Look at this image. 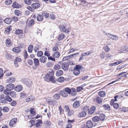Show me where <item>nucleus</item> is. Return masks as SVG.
Masks as SVG:
<instances>
[{
	"label": "nucleus",
	"mask_w": 128,
	"mask_h": 128,
	"mask_svg": "<svg viewBox=\"0 0 128 128\" xmlns=\"http://www.w3.org/2000/svg\"><path fill=\"white\" fill-rule=\"evenodd\" d=\"M82 67L80 65H76L74 67L73 72L74 74L76 75L77 76L80 74V70L82 69Z\"/></svg>",
	"instance_id": "obj_1"
},
{
	"label": "nucleus",
	"mask_w": 128,
	"mask_h": 128,
	"mask_svg": "<svg viewBox=\"0 0 128 128\" xmlns=\"http://www.w3.org/2000/svg\"><path fill=\"white\" fill-rule=\"evenodd\" d=\"M21 81L22 83L28 87L31 86L32 84V81L30 80L27 78L22 79Z\"/></svg>",
	"instance_id": "obj_2"
},
{
	"label": "nucleus",
	"mask_w": 128,
	"mask_h": 128,
	"mask_svg": "<svg viewBox=\"0 0 128 128\" xmlns=\"http://www.w3.org/2000/svg\"><path fill=\"white\" fill-rule=\"evenodd\" d=\"M61 67L64 71L67 70L69 67L68 63L66 62H63L62 64Z\"/></svg>",
	"instance_id": "obj_3"
},
{
	"label": "nucleus",
	"mask_w": 128,
	"mask_h": 128,
	"mask_svg": "<svg viewBox=\"0 0 128 128\" xmlns=\"http://www.w3.org/2000/svg\"><path fill=\"white\" fill-rule=\"evenodd\" d=\"M0 102L2 103H6L7 102L6 96L4 95L0 97Z\"/></svg>",
	"instance_id": "obj_4"
},
{
	"label": "nucleus",
	"mask_w": 128,
	"mask_h": 128,
	"mask_svg": "<svg viewBox=\"0 0 128 128\" xmlns=\"http://www.w3.org/2000/svg\"><path fill=\"white\" fill-rule=\"evenodd\" d=\"M59 94L64 97H66L68 96L67 92L64 90H60L59 91Z\"/></svg>",
	"instance_id": "obj_5"
},
{
	"label": "nucleus",
	"mask_w": 128,
	"mask_h": 128,
	"mask_svg": "<svg viewBox=\"0 0 128 128\" xmlns=\"http://www.w3.org/2000/svg\"><path fill=\"white\" fill-rule=\"evenodd\" d=\"M126 52H128V46H122L120 49V52L124 53Z\"/></svg>",
	"instance_id": "obj_6"
},
{
	"label": "nucleus",
	"mask_w": 128,
	"mask_h": 128,
	"mask_svg": "<svg viewBox=\"0 0 128 128\" xmlns=\"http://www.w3.org/2000/svg\"><path fill=\"white\" fill-rule=\"evenodd\" d=\"M14 84L10 83L6 85V88L7 90L10 91L14 89Z\"/></svg>",
	"instance_id": "obj_7"
},
{
	"label": "nucleus",
	"mask_w": 128,
	"mask_h": 128,
	"mask_svg": "<svg viewBox=\"0 0 128 128\" xmlns=\"http://www.w3.org/2000/svg\"><path fill=\"white\" fill-rule=\"evenodd\" d=\"M79 54V53H77L69 55L68 56L64 57L63 58V59L64 60H68V59H70V58H72V57L73 56L76 55V54Z\"/></svg>",
	"instance_id": "obj_8"
},
{
	"label": "nucleus",
	"mask_w": 128,
	"mask_h": 128,
	"mask_svg": "<svg viewBox=\"0 0 128 128\" xmlns=\"http://www.w3.org/2000/svg\"><path fill=\"white\" fill-rule=\"evenodd\" d=\"M40 6V4L38 3H35L31 5L32 8L33 9H36L38 8Z\"/></svg>",
	"instance_id": "obj_9"
},
{
	"label": "nucleus",
	"mask_w": 128,
	"mask_h": 128,
	"mask_svg": "<svg viewBox=\"0 0 128 128\" xmlns=\"http://www.w3.org/2000/svg\"><path fill=\"white\" fill-rule=\"evenodd\" d=\"M22 89V86L21 85H19L16 86L14 88V90L17 92H20Z\"/></svg>",
	"instance_id": "obj_10"
},
{
	"label": "nucleus",
	"mask_w": 128,
	"mask_h": 128,
	"mask_svg": "<svg viewBox=\"0 0 128 128\" xmlns=\"http://www.w3.org/2000/svg\"><path fill=\"white\" fill-rule=\"evenodd\" d=\"M17 120V118H15L12 119L10 122L9 124L10 126H12L16 122Z\"/></svg>",
	"instance_id": "obj_11"
},
{
	"label": "nucleus",
	"mask_w": 128,
	"mask_h": 128,
	"mask_svg": "<svg viewBox=\"0 0 128 128\" xmlns=\"http://www.w3.org/2000/svg\"><path fill=\"white\" fill-rule=\"evenodd\" d=\"M59 28L60 31L62 32H66L68 33L69 31L68 30H66V28L64 26L60 25L59 26Z\"/></svg>",
	"instance_id": "obj_12"
},
{
	"label": "nucleus",
	"mask_w": 128,
	"mask_h": 128,
	"mask_svg": "<svg viewBox=\"0 0 128 128\" xmlns=\"http://www.w3.org/2000/svg\"><path fill=\"white\" fill-rule=\"evenodd\" d=\"M22 61L21 59L18 57L16 58L14 61V63L15 65V66L17 67H18V62H20Z\"/></svg>",
	"instance_id": "obj_13"
},
{
	"label": "nucleus",
	"mask_w": 128,
	"mask_h": 128,
	"mask_svg": "<svg viewBox=\"0 0 128 128\" xmlns=\"http://www.w3.org/2000/svg\"><path fill=\"white\" fill-rule=\"evenodd\" d=\"M60 55V53L58 52H54L52 54V56L55 58H58Z\"/></svg>",
	"instance_id": "obj_14"
},
{
	"label": "nucleus",
	"mask_w": 128,
	"mask_h": 128,
	"mask_svg": "<svg viewBox=\"0 0 128 128\" xmlns=\"http://www.w3.org/2000/svg\"><path fill=\"white\" fill-rule=\"evenodd\" d=\"M96 110V107L94 106H92L89 110L88 111L89 114H93Z\"/></svg>",
	"instance_id": "obj_15"
},
{
	"label": "nucleus",
	"mask_w": 128,
	"mask_h": 128,
	"mask_svg": "<svg viewBox=\"0 0 128 128\" xmlns=\"http://www.w3.org/2000/svg\"><path fill=\"white\" fill-rule=\"evenodd\" d=\"M86 126L88 128H91L93 126L92 122L90 120L88 121L86 123Z\"/></svg>",
	"instance_id": "obj_16"
},
{
	"label": "nucleus",
	"mask_w": 128,
	"mask_h": 128,
	"mask_svg": "<svg viewBox=\"0 0 128 128\" xmlns=\"http://www.w3.org/2000/svg\"><path fill=\"white\" fill-rule=\"evenodd\" d=\"M47 60V58L45 56H42L39 59L40 62L42 63H44Z\"/></svg>",
	"instance_id": "obj_17"
},
{
	"label": "nucleus",
	"mask_w": 128,
	"mask_h": 128,
	"mask_svg": "<svg viewBox=\"0 0 128 128\" xmlns=\"http://www.w3.org/2000/svg\"><path fill=\"white\" fill-rule=\"evenodd\" d=\"M15 80V78L14 77L12 76L7 80V82L10 83H13Z\"/></svg>",
	"instance_id": "obj_18"
},
{
	"label": "nucleus",
	"mask_w": 128,
	"mask_h": 128,
	"mask_svg": "<svg viewBox=\"0 0 128 128\" xmlns=\"http://www.w3.org/2000/svg\"><path fill=\"white\" fill-rule=\"evenodd\" d=\"M4 22L7 24H11L12 21V20H11V18H6L4 20Z\"/></svg>",
	"instance_id": "obj_19"
},
{
	"label": "nucleus",
	"mask_w": 128,
	"mask_h": 128,
	"mask_svg": "<svg viewBox=\"0 0 128 128\" xmlns=\"http://www.w3.org/2000/svg\"><path fill=\"white\" fill-rule=\"evenodd\" d=\"M80 106V102L78 101H75L73 104V106L74 108L78 107Z\"/></svg>",
	"instance_id": "obj_20"
},
{
	"label": "nucleus",
	"mask_w": 128,
	"mask_h": 128,
	"mask_svg": "<svg viewBox=\"0 0 128 128\" xmlns=\"http://www.w3.org/2000/svg\"><path fill=\"white\" fill-rule=\"evenodd\" d=\"M86 114V113L85 112L82 111L80 112L78 115V116L79 117L82 118L85 116Z\"/></svg>",
	"instance_id": "obj_21"
},
{
	"label": "nucleus",
	"mask_w": 128,
	"mask_h": 128,
	"mask_svg": "<svg viewBox=\"0 0 128 128\" xmlns=\"http://www.w3.org/2000/svg\"><path fill=\"white\" fill-rule=\"evenodd\" d=\"M76 94V89L74 88H71V93L70 94L72 96H75Z\"/></svg>",
	"instance_id": "obj_22"
},
{
	"label": "nucleus",
	"mask_w": 128,
	"mask_h": 128,
	"mask_svg": "<svg viewBox=\"0 0 128 128\" xmlns=\"http://www.w3.org/2000/svg\"><path fill=\"white\" fill-rule=\"evenodd\" d=\"M20 5L16 2H14L12 5V6L13 8H18Z\"/></svg>",
	"instance_id": "obj_23"
},
{
	"label": "nucleus",
	"mask_w": 128,
	"mask_h": 128,
	"mask_svg": "<svg viewBox=\"0 0 128 128\" xmlns=\"http://www.w3.org/2000/svg\"><path fill=\"white\" fill-rule=\"evenodd\" d=\"M37 20L38 21H41L43 19V17L42 15L38 14L36 17Z\"/></svg>",
	"instance_id": "obj_24"
},
{
	"label": "nucleus",
	"mask_w": 128,
	"mask_h": 128,
	"mask_svg": "<svg viewBox=\"0 0 128 128\" xmlns=\"http://www.w3.org/2000/svg\"><path fill=\"white\" fill-rule=\"evenodd\" d=\"M102 100L103 99L99 96H97L96 98V102L98 104H100L102 102Z\"/></svg>",
	"instance_id": "obj_25"
},
{
	"label": "nucleus",
	"mask_w": 128,
	"mask_h": 128,
	"mask_svg": "<svg viewBox=\"0 0 128 128\" xmlns=\"http://www.w3.org/2000/svg\"><path fill=\"white\" fill-rule=\"evenodd\" d=\"M12 51L14 52L19 53L20 52L21 49L18 47H16L12 49Z\"/></svg>",
	"instance_id": "obj_26"
},
{
	"label": "nucleus",
	"mask_w": 128,
	"mask_h": 128,
	"mask_svg": "<svg viewBox=\"0 0 128 128\" xmlns=\"http://www.w3.org/2000/svg\"><path fill=\"white\" fill-rule=\"evenodd\" d=\"M9 96H10L12 98H15L16 97V93L14 91H11L9 93Z\"/></svg>",
	"instance_id": "obj_27"
},
{
	"label": "nucleus",
	"mask_w": 128,
	"mask_h": 128,
	"mask_svg": "<svg viewBox=\"0 0 128 128\" xmlns=\"http://www.w3.org/2000/svg\"><path fill=\"white\" fill-rule=\"evenodd\" d=\"M102 108H104L105 110H110V106L108 104L104 105L101 107Z\"/></svg>",
	"instance_id": "obj_28"
},
{
	"label": "nucleus",
	"mask_w": 128,
	"mask_h": 128,
	"mask_svg": "<svg viewBox=\"0 0 128 128\" xmlns=\"http://www.w3.org/2000/svg\"><path fill=\"white\" fill-rule=\"evenodd\" d=\"M100 118L98 116H95L93 117L92 119V121L94 122H96L99 121Z\"/></svg>",
	"instance_id": "obj_29"
},
{
	"label": "nucleus",
	"mask_w": 128,
	"mask_h": 128,
	"mask_svg": "<svg viewBox=\"0 0 128 128\" xmlns=\"http://www.w3.org/2000/svg\"><path fill=\"white\" fill-rule=\"evenodd\" d=\"M34 62L35 66H38L39 65V62L38 59L34 58Z\"/></svg>",
	"instance_id": "obj_30"
},
{
	"label": "nucleus",
	"mask_w": 128,
	"mask_h": 128,
	"mask_svg": "<svg viewBox=\"0 0 128 128\" xmlns=\"http://www.w3.org/2000/svg\"><path fill=\"white\" fill-rule=\"evenodd\" d=\"M26 97V94L24 92L20 93V97L21 98H25Z\"/></svg>",
	"instance_id": "obj_31"
},
{
	"label": "nucleus",
	"mask_w": 128,
	"mask_h": 128,
	"mask_svg": "<svg viewBox=\"0 0 128 128\" xmlns=\"http://www.w3.org/2000/svg\"><path fill=\"white\" fill-rule=\"evenodd\" d=\"M98 94L100 96L102 97H104L106 94L105 92L104 91H100L98 92Z\"/></svg>",
	"instance_id": "obj_32"
},
{
	"label": "nucleus",
	"mask_w": 128,
	"mask_h": 128,
	"mask_svg": "<svg viewBox=\"0 0 128 128\" xmlns=\"http://www.w3.org/2000/svg\"><path fill=\"white\" fill-rule=\"evenodd\" d=\"M11 40L10 38H7L6 40V45L8 46H10L11 44Z\"/></svg>",
	"instance_id": "obj_33"
},
{
	"label": "nucleus",
	"mask_w": 128,
	"mask_h": 128,
	"mask_svg": "<svg viewBox=\"0 0 128 128\" xmlns=\"http://www.w3.org/2000/svg\"><path fill=\"white\" fill-rule=\"evenodd\" d=\"M63 74V71L62 70H59L56 72V75L57 76L62 75Z\"/></svg>",
	"instance_id": "obj_34"
},
{
	"label": "nucleus",
	"mask_w": 128,
	"mask_h": 128,
	"mask_svg": "<svg viewBox=\"0 0 128 128\" xmlns=\"http://www.w3.org/2000/svg\"><path fill=\"white\" fill-rule=\"evenodd\" d=\"M54 63L52 62H50L47 63L46 66L47 67H51L53 66Z\"/></svg>",
	"instance_id": "obj_35"
},
{
	"label": "nucleus",
	"mask_w": 128,
	"mask_h": 128,
	"mask_svg": "<svg viewBox=\"0 0 128 128\" xmlns=\"http://www.w3.org/2000/svg\"><path fill=\"white\" fill-rule=\"evenodd\" d=\"M23 30H22L18 29L16 30L15 32V33L16 34H19L22 33Z\"/></svg>",
	"instance_id": "obj_36"
},
{
	"label": "nucleus",
	"mask_w": 128,
	"mask_h": 128,
	"mask_svg": "<svg viewBox=\"0 0 128 128\" xmlns=\"http://www.w3.org/2000/svg\"><path fill=\"white\" fill-rule=\"evenodd\" d=\"M64 78L63 77H60L56 79L57 81L60 82H62L64 81Z\"/></svg>",
	"instance_id": "obj_37"
},
{
	"label": "nucleus",
	"mask_w": 128,
	"mask_h": 128,
	"mask_svg": "<svg viewBox=\"0 0 128 128\" xmlns=\"http://www.w3.org/2000/svg\"><path fill=\"white\" fill-rule=\"evenodd\" d=\"M33 47V46L32 45H30L29 46L28 49V52L31 53L32 52Z\"/></svg>",
	"instance_id": "obj_38"
},
{
	"label": "nucleus",
	"mask_w": 128,
	"mask_h": 128,
	"mask_svg": "<svg viewBox=\"0 0 128 128\" xmlns=\"http://www.w3.org/2000/svg\"><path fill=\"white\" fill-rule=\"evenodd\" d=\"M50 77L49 75L48 74H46L45 75L44 79L47 82H48L50 81Z\"/></svg>",
	"instance_id": "obj_39"
},
{
	"label": "nucleus",
	"mask_w": 128,
	"mask_h": 128,
	"mask_svg": "<svg viewBox=\"0 0 128 128\" xmlns=\"http://www.w3.org/2000/svg\"><path fill=\"white\" fill-rule=\"evenodd\" d=\"M53 98H54L56 100H58L60 98V96L59 94H56L54 95Z\"/></svg>",
	"instance_id": "obj_40"
},
{
	"label": "nucleus",
	"mask_w": 128,
	"mask_h": 128,
	"mask_svg": "<svg viewBox=\"0 0 128 128\" xmlns=\"http://www.w3.org/2000/svg\"><path fill=\"white\" fill-rule=\"evenodd\" d=\"M100 119V120L102 121L104 120L105 118V116L103 114H101L99 117Z\"/></svg>",
	"instance_id": "obj_41"
},
{
	"label": "nucleus",
	"mask_w": 128,
	"mask_h": 128,
	"mask_svg": "<svg viewBox=\"0 0 128 128\" xmlns=\"http://www.w3.org/2000/svg\"><path fill=\"white\" fill-rule=\"evenodd\" d=\"M64 35L62 34L60 35L58 37V40H62V39L64 37Z\"/></svg>",
	"instance_id": "obj_42"
},
{
	"label": "nucleus",
	"mask_w": 128,
	"mask_h": 128,
	"mask_svg": "<svg viewBox=\"0 0 128 128\" xmlns=\"http://www.w3.org/2000/svg\"><path fill=\"white\" fill-rule=\"evenodd\" d=\"M11 20L12 21L13 20L15 22H16L18 20V17L15 16H13L11 17Z\"/></svg>",
	"instance_id": "obj_43"
},
{
	"label": "nucleus",
	"mask_w": 128,
	"mask_h": 128,
	"mask_svg": "<svg viewBox=\"0 0 128 128\" xmlns=\"http://www.w3.org/2000/svg\"><path fill=\"white\" fill-rule=\"evenodd\" d=\"M64 90L67 92L68 94H70L71 93V89H70L68 88H66L64 89Z\"/></svg>",
	"instance_id": "obj_44"
},
{
	"label": "nucleus",
	"mask_w": 128,
	"mask_h": 128,
	"mask_svg": "<svg viewBox=\"0 0 128 128\" xmlns=\"http://www.w3.org/2000/svg\"><path fill=\"white\" fill-rule=\"evenodd\" d=\"M49 17L52 20H54L56 18V16L54 14L52 13L50 14Z\"/></svg>",
	"instance_id": "obj_45"
},
{
	"label": "nucleus",
	"mask_w": 128,
	"mask_h": 128,
	"mask_svg": "<svg viewBox=\"0 0 128 128\" xmlns=\"http://www.w3.org/2000/svg\"><path fill=\"white\" fill-rule=\"evenodd\" d=\"M34 23V20L33 19L31 20L29 22V26H31L33 25Z\"/></svg>",
	"instance_id": "obj_46"
},
{
	"label": "nucleus",
	"mask_w": 128,
	"mask_h": 128,
	"mask_svg": "<svg viewBox=\"0 0 128 128\" xmlns=\"http://www.w3.org/2000/svg\"><path fill=\"white\" fill-rule=\"evenodd\" d=\"M51 81L52 83H55L56 82V80L53 76H51L50 78V81Z\"/></svg>",
	"instance_id": "obj_47"
},
{
	"label": "nucleus",
	"mask_w": 128,
	"mask_h": 128,
	"mask_svg": "<svg viewBox=\"0 0 128 128\" xmlns=\"http://www.w3.org/2000/svg\"><path fill=\"white\" fill-rule=\"evenodd\" d=\"M89 110V107L88 106H86L84 107L83 111L85 112L86 113L87 112H88Z\"/></svg>",
	"instance_id": "obj_48"
},
{
	"label": "nucleus",
	"mask_w": 128,
	"mask_h": 128,
	"mask_svg": "<svg viewBox=\"0 0 128 128\" xmlns=\"http://www.w3.org/2000/svg\"><path fill=\"white\" fill-rule=\"evenodd\" d=\"M104 49L106 52H108L110 50V48H109L108 46L107 45L104 46Z\"/></svg>",
	"instance_id": "obj_49"
},
{
	"label": "nucleus",
	"mask_w": 128,
	"mask_h": 128,
	"mask_svg": "<svg viewBox=\"0 0 128 128\" xmlns=\"http://www.w3.org/2000/svg\"><path fill=\"white\" fill-rule=\"evenodd\" d=\"M32 0H24L25 3L28 5L30 4L31 3Z\"/></svg>",
	"instance_id": "obj_50"
},
{
	"label": "nucleus",
	"mask_w": 128,
	"mask_h": 128,
	"mask_svg": "<svg viewBox=\"0 0 128 128\" xmlns=\"http://www.w3.org/2000/svg\"><path fill=\"white\" fill-rule=\"evenodd\" d=\"M14 13L15 14L18 16H19L21 15V14L20 13V12L18 10H15Z\"/></svg>",
	"instance_id": "obj_51"
},
{
	"label": "nucleus",
	"mask_w": 128,
	"mask_h": 128,
	"mask_svg": "<svg viewBox=\"0 0 128 128\" xmlns=\"http://www.w3.org/2000/svg\"><path fill=\"white\" fill-rule=\"evenodd\" d=\"M12 0H6L5 1V4L7 5H10L12 3Z\"/></svg>",
	"instance_id": "obj_52"
},
{
	"label": "nucleus",
	"mask_w": 128,
	"mask_h": 128,
	"mask_svg": "<svg viewBox=\"0 0 128 128\" xmlns=\"http://www.w3.org/2000/svg\"><path fill=\"white\" fill-rule=\"evenodd\" d=\"M60 68V66L58 64H56L54 66V68L55 70H58Z\"/></svg>",
	"instance_id": "obj_53"
},
{
	"label": "nucleus",
	"mask_w": 128,
	"mask_h": 128,
	"mask_svg": "<svg viewBox=\"0 0 128 128\" xmlns=\"http://www.w3.org/2000/svg\"><path fill=\"white\" fill-rule=\"evenodd\" d=\"M3 69L0 68V78H1L3 76L4 74L3 73Z\"/></svg>",
	"instance_id": "obj_54"
},
{
	"label": "nucleus",
	"mask_w": 128,
	"mask_h": 128,
	"mask_svg": "<svg viewBox=\"0 0 128 128\" xmlns=\"http://www.w3.org/2000/svg\"><path fill=\"white\" fill-rule=\"evenodd\" d=\"M49 73L48 74L50 76H53L54 75V72L52 70H49Z\"/></svg>",
	"instance_id": "obj_55"
},
{
	"label": "nucleus",
	"mask_w": 128,
	"mask_h": 128,
	"mask_svg": "<svg viewBox=\"0 0 128 128\" xmlns=\"http://www.w3.org/2000/svg\"><path fill=\"white\" fill-rule=\"evenodd\" d=\"M43 53L41 51H40L38 52L37 54V55L38 56L41 57L43 55Z\"/></svg>",
	"instance_id": "obj_56"
},
{
	"label": "nucleus",
	"mask_w": 128,
	"mask_h": 128,
	"mask_svg": "<svg viewBox=\"0 0 128 128\" xmlns=\"http://www.w3.org/2000/svg\"><path fill=\"white\" fill-rule=\"evenodd\" d=\"M6 99L7 100V101H8L9 102H10L12 101V98L8 96H6Z\"/></svg>",
	"instance_id": "obj_57"
},
{
	"label": "nucleus",
	"mask_w": 128,
	"mask_h": 128,
	"mask_svg": "<svg viewBox=\"0 0 128 128\" xmlns=\"http://www.w3.org/2000/svg\"><path fill=\"white\" fill-rule=\"evenodd\" d=\"M48 59L49 60H50L53 61H55V58L53 57L52 56H50L48 58Z\"/></svg>",
	"instance_id": "obj_58"
},
{
	"label": "nucleus",
	"mask_w": 128,
	"mask_h": 128,
	"mask_svg": "<svg viewBox=\"0 0 128 128\" xmlns=\"http://www.w3.org/2000/svg\"><path fill=\"white\" fill-rule=\"evenodd\" d=\"M58 50V47L55 46L52 49V51L53 52H58L57 51Z\"/></svg>",
	"instance_id": "obj_59"
},
{
	"label": "nucleus",
	"mask_w": 128,
	"mask_h": 128,
	"mask_svg": "<svg viewBox=\"0 0 128 128\" xmlns=\"http://www.w3.org/2000/svg\"><path fill=\"white\" fill-rule=\"evenodd\" d=\"M2 110L4 112H7L9 110V108L8 107H5L3 108Z\"/></svg>",
	"instance_id": "obj_60"
},
{
	"label": "nucleus",
	"mask_w": 128,
	"mask_h": 128,
	"mask_svg": "<svg viewBox=\"0 0 128 128\" xmlns=\"http://www.w3.org/2000/svg\"><path fill=\"white\" fill-rule=\"evenodd\" d=\"M120 111L122 112H126L128 111V109L126 108H120Z\"/></svg>",
	"instance_id": "obj_61"
},
{
	"label": "nucleus",
	"mask_w": 128,
	"mask_h": 128,
	"mask_svg": "<svg viewBox=\"0 0 128 128\" xmlns=\"http://www.w3.org/2000/svg\"><path fill=\"white\" fill-rule=\"evenodd\" d=\"M83 89V88L82 87H78L76 88V91L78 92H80L81 90Z\"/></svg>",
	"instance_id": "obj_62"
},
{
	"label": "nucleus",
	"mask_w": 128,
	"mask_h": 128,
	"mask_svg": "<svg viewBox=\"0 0 128 128\" xmlns=\"http://www.w3.org/2000/svg\"><path fill=\"white\" fill-rule=\"evenodd\" d=\"M52 104L53 106H57L58 104L57 101L55 100L52 101Z\"/></svg>",
	"instance_id": "obj_63"
},
{
	"label": "nucleus",
	"mask_w": 128,
	"mask_h": 128,
	"mask_svg": "<svg viewBox=\"0 0 128 128\" xmlns=\"http://www.w3.org/2000/svg\"><path fill=\"white\" fill-rule=\"evenodd\" d=\"M9 91L8 90H7L6 88L4 91V93L6 94V95H8L7 96H9V93L8 92V91Z\"/></svg>",
	"instance_id": "obj_64"
}]
</instances>
